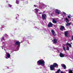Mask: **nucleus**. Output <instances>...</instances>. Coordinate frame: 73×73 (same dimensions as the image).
Segmentation results:
<instances>
[{
  "label": "nucleus",
  "mask_w": 73,
  "mask_h": 73,
  "mask_svg": "<svg viewBox=\"0 0 73 73\" xmlns=\"http://www.w3.org/2000/svg\"><path fill=\"white\" fill-rule=\"evenodd\" d=\"M6 54L7 58H10V57H11V55H10V54H9V53H8L7 52H6Z\"/></svg>",
  "instance_id": "12"
},
{
  "label": "nucleus",
  "mask_w": 73,
  "mask_h": 73,
  "mask_svg": "<svg viewBox=\"0 0 73 73\" xmlns=\"http://www.w3.org/2000/svg\"><path fill=\"white\" fill-rule=\"evenodd\" d=\"M60 31H63V30H65V27L64 26H62L60 27Z\"/></svg>",
  "instance_id": "6"
},
{
  "label": "nucleus",
  "mask_w": 73,
  "mask_h": 73,
  "mask_svg": "<svg viewBox=\"0 0 73 73\" xmlns=\"http://www.w3.org/2000/svg\"><path fill=\"white\" fill-rule=\"evenodd\" d=\"M62 48H63V50H64V51H66V50L65 49V48L64 46H62Z\"/></svg>",
  "instance_id": "23"
},
{
  "label": "nucleus",
  "mask_w": 73,
  "mask_h": 73,
  "mask_svg": "<svg viewBox=\"0 0 73 73\" xmlns=\"http://www.w3.org/2000/svg\"><path fill=\"white\" fill-rule=\"evenodd\" d=\"M52 23L56 24V23H57V21L55 20L54 19H53L52 20Z\"/></svg>",
  "instance_id": "17"
},
{
  "label": "nucleus",
  "mask_w": 73,
  "mask_h": 73,
  "mask_svg": "<svg viewBox=\"0 0 73 73\" xmlns=\"http://www.w3.org/2000/svg\"><path fill=\"white\" fill-rule=\"evenodd\" d=\"M38 13V14H41L42 13Z\"/></svg>",
  "instance_id": "29"
},
{
  "label": "nucleus",
  "mask_w": 73,
  "mask_h": 73,
  "mask_svg": "<svg viewBox=\"0 0 73 73\" xmlns=\"http://www.w3.org/2000/svg\"><path fill=\"white\" fill-rule=\"evenodd\" d=\"M71 24V22L67 23L66 24V27H69L70 25V24Z\"/></svg>",
  "instance_id": "10"
},
{
  "label": "nucleus",
  "mask_w": 73,
  "mask_h": 73,
  "mask_svg": "<svg viewBox=\"0 0 73 73\" xmlns=\"http://www.w3.org/2000/svg\"><path fill=\"white\" fill-rule=\"evenodd\" d=\"M51 16H52V14L51 13Z\"/></svg>",
  "instance_id": "33"
},
{
  "label": "nucleus",
  "mask_w": 73,
  "mask_h": 73,
  "mask_svg": "<svg viewBox=\"0 0 73 73\" xmlns=\"http://www.w3.org/2000/svg\"><path fill=\"white\" fill-rule=\"evenodd\" d=\"M64 35L66 37H68V36L67 35H68V32L67 31H65L64 32Z\"/></svg>",
  "instance_id": "9"
},
{
  "label": "nucleus",
  "mask_w": 73,
  "mask_h": 73,
  "mask_svg": "<svg viewBox=\"0 0 73 73\" xmlns=\"http://www.w3.org/2000/svg\"><path fill=\"white\" fill-rule=\"evenodd\" d=\"M63 15H66V13H65V12H63Z\"/></svg>",
  "instance_id": "27"
},
{
  "label": "nucleus",
  "mask_w": 73,
  "mask_h": 73,
  "mask_svg": "<svg viewBox=\"0 0 73 73\" xmlns=\"http://www.w3.org/2000/svg\"><path fill=\"white\" fill-rule=\"evenodd\" d=\"M55 13H57L58 14H60V11L58 9H56L55 11Z\"/></svg>",
  "instance_id": "13"
},
{
  "label": "nucleus",
  "mask_w": 73,
  "mask_h": 73,
  "mask_svg": "<svg viewBox=\"0 0 73 73\" xmlns=\"http://www.w3.org/2000/svg\"><path fill=\"white\" fill-rule=\"evenodd\" d=\"M66 50H69V48L68 46H67Z\"/></svg>",
  "instance_id": "21"
},
{
  "label": "nucleus",
  "mask_w": 73,
  "mask_h": 73,
  "mask_svg": "<svg viewBox=\"0 0 73 73\" xmlns=\"http://www.w3.org/2000/svg\"><path fill=\"white\" fill-rule=\"evenodd\" d=\"M51 32L53 36H56V35L55 34V32L53 30H52Z\"/></svg>",
  "instance_id": "7"
},
{
  "label": "nucleus",
  "mask_w": 73,
  "mask_h": 73,
  "mask_svg": "<svg viewBox=\"0 0 73 73\" xmlns=\"http://www.w3.org/2000/svg\"><path fill=\"white\" fill-rule=\"evenodd\" d=\"M66 22L67 23H68L69 22V20L67 18H66Z\"/></svg>",
  "instance_id": "16"
},
{
  "label": "nucleus",
  "mask_w": 73,
  "mask_h": 73,
  "mask_svg": "<svg viewBox=\"0 0 73 73\" xmlns=\"http://www.w3.org/2000/svg\"><path fill=\"white\" fill-rule=\"evenodd\" d=\"M21 43L19 41H17L15 42V44L16 45H17L18 48H19L20 46Z\"/></svg>",
  "instance_id": "3"
},
{
  "label": "nucleus",
  "mask_w": 73,
  "mask_h": 73,
  "mask_svg": "<svg viewBox=\"0 0 73 73\" xmlns=\"http://www.w3.org/2000/svg\"><path fill=\"white\" fill-rule=\"evenodd\" d=\"M69 73H73V72L72 70H69Z\"/></svg>",
  "instance_id": "22"
},
{
  "label": "nucleus",
  "mask_w": 73,
  "mask_h": 73,
  "mask_svg": "<svg viewBox=\"0 0 73 73\" xmlns=\"http://www.w3.org/2000/svg\"><path fill=\"white\" fill-rule=\"evenodd\" d=\"M16 19H17V17H16Z\"/></svg>",
  "instance_id": "34"
},
{
  "label": "nucleus",
  "mask_w": 73,
  "mask_h": 73,
  "mask_svg": "<svg viewBox=\"0 0 73 73\" xmlns=\"http://www.w3.org/2000/svg\"><path fill=\"white\" fill-rule=\"evenodd\" d=\"M60 57H65V56H64V54L61 53H60Z\"/></svg>",
  "instance_id": "11"
},
{
  "label": "nucleus",
  "mask_w": 73,
  "mask_h": 73,
  "mask_svg": "<svg viewBox=\"0 0 73 73\" xmlns=\"http://www.w3.org/2000/svg\"><path fill=\"white\" fill-rule=\"evenodd\" d=\"M19 16V15H18V16Z\"/></svg>",
  "instance_id": "36"
},
{
  "label": "nucleus",
  "mask_w": 73,
  "mask_h": 73,
  "mask_svg": "<svg viewBox=\"0 0 73 73\" xmlns=\"http://www.w3.org/2000/svg\"><path fill=\"white\" fill-rule=\"evenodd\" d=\"M53 27V24L51 22H50L48 25V27L49 28H50V27Z\"/></svg>",
  "instance_id": "5"
},
{
  "label": "nucleus",
  "mask_w": 73,
  "mask_h": 73,
  "mask_svg": "<svg viewBox=\"0 0 73 73\" xmlns=\"http://www.w3.org/2000/svg\"><path fill=\"white\" fill-rule=\"evenodd\" d=\"M2 40H3L4 41H5V39H4V37H3Z\"/></svg>",
  "instance_id": "26"
},
{
  "label": "nucleus",
  "mask_w": 73,
  "mask_h": 73,
  "mask_svg": "<svg viewBox=\"0 0 73 73\" xmlns=\"http://www.w3.org/2000/svg\"><path fill=\"white\" fill-rule=\"evenodd\" d=\"M5 58H7V56Z\"/></svg>",
  "instance_id": "32"
},
{
  "label": "nucleus",
  "mask_w": 73,
  "mask_h": 73,
  "mask_svg": "<svg viewBox=\"0 0 73 73\" xmlns=\"http://www.w3.org/2000/svg\"><path fill=\"white\" fill-rule=\"evenodd\" d=\"M53 42L54 43V44H55L57 42V39L55 38L53 40Z\"/></svg>",
  "instance_id": "8"
},
{
  "label": "nucleus",
  "mask_w": 73,
  "mask_h": 73,
  "mask_svg": "<svg viewBox=\"0 0 73 73\" xmlns=\"http://www.w3.org/2000/svg\"><path fill=\"white\" fill-rule=\"evenodd\" d=\"M55 68H58V64L56 63H54L53 65L50 66V70H53Z\"/></svg>",
  "instance_id": "2"
},
{
  "label": "nucleus",
  "mask_w": 73,
  "mask_h": 73,
  "mask_svg": "<svg viewBox=\"0 0 73 73\" xmlns=\"http://www.w3.org/2000/svg\"><path fill=\"white\" fill-rule=\"evenodd\" d=\"M34 7H36V5H34Z\"/></svg>",
  "instance_id": "30"
},
{
  "label": "nucleus",
  "mask_w": 73,
  "mask_h": 73,
  "mask_svg": "<svg viewBox=\"0 0 73 73\" xmlns=\"http://www.w3.org/2000/svg\"><path fill=\"white\" fill-rule=\"evenodd\" d=\"M60 71H61V70H60V69H59L58 70H57L56 72V73H60Z\"/></svg>",
  "instance_id": "19"
},
{
  "label": "nucleus",
  "mask_w": 73,
  "mask_h": 73,
  "mask_svg": "<svg viewBox=\"0 0 73 73\" xmlns=\"http://www.w3.org/2000/svg\"><path fill=\"white\" fill-rule=\"evenodd\" d=\"M16 4H19V0H16Z\"/></svg>",
  "instance_id": "20"
},
{
  "label": "nucleus",
  "mask_w": 73,
  "mask_h": 73,
  "mask_svg": "<svg viewBox=\"0 0 73 73\" xmlns=\"http://www.w3.org/2000/svg\"><path fill=\"white\" fill-rule=\"evenodd\" d=\"M35 10L36 11L35 13H37L38 12V11H39V9H35Z\"/></svg>",
  "instance_id": "15"
},
{
  "label": "nucleus",
  "mask_w": 73,
  "mask_h": 73,
  "mask_svg": "<svg viewBox=\"0 0 73 73\" xmlns=\"http://www.w3.org/2000/svg\"><path fill=\"white\" fill-rule=\"evenodd\" d=\"M8 5L9 6V7H12V5L9 4H8Z\"/></svg>",
  "instance_id": "24"
},
{
  "label": "nucleus",
  "mask_w": 73,
  "mask_h": 73,
  "mask_svg": "<svg viewBox=\"0 0 73 73\" xmlns=\"http://www.w3.org/2000/svg\"><path fill=\"white\" fill-rule=\"evenodd\" d=\"M60 73H63V72L62 71H61L60 72Z\"/></svg>",
  "instance_id": "31"
},
{
  "label": "nucleus",
  "mask_w": 73,
  "mask_h": 73,
  "mask_svg": "<svg viewBox=\"0 0 73 73\" xmlns=\"http://www.w3.org/2000/svg\"><path fill=\"white\" fill-rule=\"evenodd\" d=\"M72 40H73V36H72Z\"/></svg>",
  "instance_id": "28"
},
{
  "label": "nucleus",
  "mask_w": 73,
  "mask_h": 73,
  "mask_svg": "<svg viewBox=\"0 0 73 73\" xmlns=\"http://www.w3.org/2000/svg\"><path fill=\"white\" fill-rule=\"evenodd\" d=\"M46 15L45 14H43L42 16V18L43 20H46Z\"/></svg>",
  "instance_id": "4"
},
{
  "label": "nucleus",
  "mask_w": 73,
  "mask_h": 73,
  "mask_svg": "<svg viewBox=\"0 0 73 73\" xmlns=\"http://www.w3.org/2000/svg\"><path fill=\"white\" fill-rule=\"evenodd\" d=\"M37 64L38 65L44 66L45 65V61L43 60H38L37 62Z\"/></svg>",
  "instance_id": "1"
},
{
  "label": "nucleus",
  "mask_w": 73,
  "mask_h": 73,
  "mask_svg": "<svg viewBox=\"0 0 73 73\" xmlns=\"http://www.w3.org/2000/svg\"><path fill=\"white\" fill-rule=\"evenodd\" d=\"M16 23H17V22H16Z\"/></svg>",
  "instance_id": "35"
},
{
  "label": "nucleus",
  "mask_w": 73,
  "mask_h": 73,
  "mask_svg": "<svg viewBox=\"0 0 73 73\" xmlns=\"http://www.w3.org/2000/svg\"><path fill=\"white\" fill-rule=\"evenodd\" d=\"M68 18H69V19H70V16H69V15L68 16Z\"/></svg>",
  "instance_id": "25"
},
{
  "label": "nucleus",
  "mask_w": 73,
  "mask_h": 73,
  "mask_svg": "<svg viewBox=\"0 0 73 73\" xmlns=\"http://www.w3.org/2000/svg\"><path fill=\"white\" fill-rule=\"evenodd\" d=\"M69 45V47H70V48H72V45L68 43H67L66 45L68 46V45Z\"/></svg>",
  "instance_id": "14"
},
{
  "label": "nucleus",
  "mask_w": 73,
  "mask_h": 73,
  "mask_svg": "<svg viewBox=\"0 0 73 73\" xmlns=\"http://www.w3.org/2000/svg\"><path fill=\"white\" fill-rule=\"evenodd\" d=\"M64 68V69H66V66L64 64H63V66H62Z\"/></svg>",
  "instance_id": "18"
}]
</instances>
